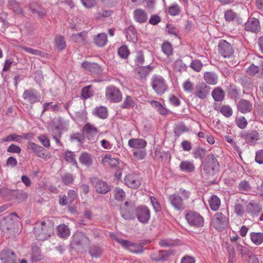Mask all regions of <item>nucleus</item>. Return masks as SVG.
Returning a JSON list of instances; mask_svg holds the SVG:
<instances>
[{"mask_svg":"<svg viewBox=\"0 0 263 263\" xmlns=\"http://www.w3.org/2000/svg\"><path fill=\"white\" fill-rule=\"evenodd\" d=\"M82 67L91 72V73L98 74L99 73L101 70L100 66L97 63H91L87 61H85L82 64Z\"/></svg>","mask_w":263,"mask_h":263,"instance_id":"obj_21","label":"nucleus"},{"mask_svg":"<svg viewBox=\"0 0 263 263\" xmlns=\"http://www.w3.org/2000/svg\"><path fill=\"white\" fill-rule=\"evenodd\" d=\"M171 254L172 252L171 251L161 250L152 253L149 255V257L151 259L156 261H164Z\"/></svg>","mask_w":263,"mask_h":263,"instance_id":"obj_15","label":"nucleus"},{"mask_svg":"<svg viewBox=\"0 0 263 263\" xmlns=\"http://www.w3.org/2000/svg\"><path fill=\"white\" fill-rule=\"evenodd\" d=\"M24 100L32 104L39 102L41 99V96L39 92L34 89L25 90L23 94Z\"/></svg>","mask_w":263,"mask_h":263,"instance_id":"obj_12","label":"nucleus"},{"mask_svg":"<svg viewBox=\"0 0 263 263\" xmlns=\"http://www.w3.org/2000/svg\"><path fill=\"white\" fill-rule=\"evenodd\" d=\"M118 53L120 58L125 59L128 57L129 51L127 46L123 45L119 48Z\"/></svg>","mask_w":263,"mask_h":263,"instance_id":"obj_50","label":"nucleus"},{"mask_svg":"<svg viewBox=\"0 0 263 263\" xmlns=\"http://www.w3.org/2000/svg\"><path fill=\"white\" fill-rule=\"evenodd\" d=\"M144 57L142 51H138L136 52L135 63L139 67L144 64Z\"/></svg>","mask_w":263,"mask_h":263,"instance_id":"obj_53","label":"nucleus"},{"mask_svg":"<svg viewBox=\"0 0 263 263\" xmlns=\"http://www.w3.org/2000/svg\"><path fill=\"white\" fill-rule=\"evenodd\" d=\"M22 49L28 53H31L35 55H39L40 57H44L45 53L41 50L34 49L26 46L22 47Z\"/></svg>","mask_w":263,"mask_h":263,"instance_id":"obj_49","label":"nucleus"},{"mask_svg":"<svg viewBox=\"0 0 263 263\" xmlns=\"http://www.w3.org/2000/svg\"><path fill=\"white\" fill-rule=\"evenodd\" d=\"M218 51L219 54L225 58H229L234 54V49L232 45L223 40H221L219 41Z\"/></svg>","mask_w":263,"mask_h":263,"instance_id":"obj_6","label":"nucleus"},{"mask_svg":"<svg viewBox=\"0 0 263 263\" xmlns=\"http://www.w3.org/2000/svg\"><path fill=\"white\" fill-rule=\"evenodd\" d=\"M220 112L227 118L231 117L233 114L232 109L229 106H222L220 108Z\"/></svg>","mask_w":263,"mask_h":263,"instance_id":"obj_58","label":"nucleus"},{"mask_svg":"<svg viewBox=\"0 0 263 263\" xmlns=\"http://www.w3.org/2000/svg\"><path fill=\"white\" fill-rule=\"evenodd\" d=\"M239 190L242 192H248L251 190V186L248 181H241L239 184Z\"/></svg>","mask_w":263,"mask_h":263,"instance_id":"obj_57","label":"nucleus"},{"mask_svg":"<svg viewBox=\"0 0 263 263\" xmlns=\"http://www.w3.org/2000/svg\"><path fill=\"white\" fill-rule=\"evenodd\" d=\"M51 109L54 111H60L61 110V108L59 105V104L52 105V102L45 103L43 105V112L46 110Z\"/></svg>","mask_w":263,"mask_h":263,"instance_id":"obj_46","label":"nucleus"},{"mask_svg":"<svg viewBox=\"0 0 263 263\" xmlns=\"http://www.w3.org/2000/svg\"><path fill=\"white\" fill-rule=\"evenodd\" d=\"M136 215L139 221L144 224L147 223L151 217L149 210L145 205L138 206L136 210Z\"/></svg>","mask_w":263,"mask_h":263,"instance_id":"obj_8","label":"nucleus"},{"mask_svg":"<svg viewBox=\"0 0 263 263\" xmlns=\"http://www.w3.org/2000/svg\"><path fill=\"white\" fill-rule=\"evenodd\" d=\"M255 160L259 164H263V150L260 149L256 152Z\"/></svg>","mask_w":263,"mask_h":263,"instance_id":"obj_64","label":"nucleus"},{"mask_svg":"<svg viewBox=\"0 0 263 263\" xmlns=\"http://www.w3.org/2000/svg\"><path fill=\"white\" fill-rule=\"evenodd\" d=\"M146 141L140 138H132L128 141V145L134 149H143L146 146Z\"/></svg>","mask_w":263,"mask_h":263,"instance_id":"obj_18","label":"nucleus"},{"mask_svg":"<svg viewBox=\"0 0 263 263\" xmlns=\"http://www.w3.org/2000/svg\"><path fill=\"white\" fill-rule=\"evenodd\" d=\"M151 85L155 92L158 95L163 94L167 88L165 80L160 76H153Z\"/></svg>","mask_w":263,"mask_h":263,"instance_id":"obj_2","label":"nucleus"},{"mask_svg":"<svg viewBox=\"0 0 263 263\" xmlns=\"http://www.w3.org/2000/svg\"><path fill=\"white\" fill-rule=\"evenodd\" d=\"M202 63L199 60H194L191 63V67L197 72H199L201 70L202 67Z\"/></svg>","mask_w":263,"mask_h":263,"instance_id":"obj_59","label":"nucleus"},{"mask_svg":"<svg viewBox=\"0 0 263 263\" xmlns=\"http://www.w3.org/2000/svg\"><path fill=\"white\" fill-rule=\"evenodd\" d=\"M182 87L185 92L191 93L193 90L194 85L193 83L188 79L183 82Z\"/></svg>","mask_w":263,"mask_h":263,"instance_id":"obj_52","label":"nucleus"},{"mask_svg":"<svg viewBox=\"0 0 263 263\" xmlns=\"http://www.w3.org/2000/svg\"><path fill=\"white\" fill-rule=\"evenodd\" d=\"M220 203V199L216 195L212 196L209 200L210 206L211 209L214 211L219 209Z\"/></svg>","mask_w":263,"mask_h":263,"instance_id":"obj_33","label":"nucleus"},{"mask_svg":"<svg viewBox=\"0 0 263 263\" xmlns=\"http://www.w3.org/2000/svg\"><path fill=\"white\" fill-rule=\"evenodd\" d=\"M55 46L59 50H62L66 47V43L63 36L58 35L55 37Z\"/></svg>","mask_w":263,"mask_h":263,"instance_id":"obj_41","label":"nucleus"},{"mask_svg":"<svg viewBox=\"0 0 263 263\" xmlns=\"http://www.w3.org/2000/svg\"><path fill=\"white\" fill-rule=\"evenodd\" d=\"M62 181L66 185H69L73 181V178L71 174H65L62 177Z\"/></svg>","mask_w":263,"mask_h":263,"instance_id":"obj_63","label":"nucleus"},{"mask_svg":"<svg viewBox=\"0 0 263 263\" xmlns=\"http://www.w3.org/2000/svg\"><path fill=\"white\" fill-rule=\"evenodd\" d=\"M228 219L226 215L221 212L216 213L213 218L214 227L218 230H222L227 226Z\"/></svg>","mask_w":263,"mask_h":263,"instance_id":"obj_9","label":"nucleus"},{"mask_svg":"<svg viewBox=\"0 0 263 263\" xmlns=\"http://www.w3.org/2000/svg\"><path fill=\"white\" fill-rule=\"evenodd\" d=\"M65 158L66 161L72 163L73 165L77 166V162L73 153L67 151L65 153Z\"/></svg>","mask_w":263,"mask_h":263,"instance_id":"obj_48","label":"nucleus"},{"mask_svg":"<svg viewBox=\"0 0 263 263\" xmlns=\"http://www.w3.org/2000/svg\"><path fill=\"white\" fill-rule=\"evenodd\" d=\"M236 17V13L231 10H228L224 13V17L227 21H233Z\"/></svg>","mask_w":263,"mask_h":263,"instance_id":"obj_62","label":"nucleus"},{"mask_svg":"<svg viewBox=\"0 0 263 263\" xmlns=\"http://www.w3.org/2000/svg\"><path fill=\"white\" fill-rule=\"evenodd\" d=\"M105 97L109 102L118 103L122 100V95L121 91L116 87L109 86L105 89Z\"/></svg>","mask_w":263,"mask_h":263,"instance_id":"obj_3","label":"nucleus"},{"mask_svg":"<svg viewBox=\"0 0 263 263\" xmlns=\"http://www.w3.org/2000/svg\"><path fill=\"white\" fill-rule=\"evenodd\" d=\"M87 33L83 31L77 34H73L71 36V40L74 42L78 43H83L86 36Z\"/></svg>","mask_w":263,"mask_h":263,"instance_id":"obj_42","label":"nucleus"},{"mask_svg":"<svg viewBox=\"0 0 263 263\" xmlns=\"http://www.w3.org/2000/svg\"><path fill=\"white\" fill-rule=\"evenodd\" d=\"M186 65L180 59L177 60L174 63V69L177 71L182 72L186 71Z\"/></svg>","mask_w":263,"mask_h":263,"instance_id":"obj_43","label":"nucleus"},{"mask_svg":"<svg viewBox=\"0 0 263 263\" xmlns=\"http://www.w3.org/2000/svg\"><path fill=\"white\" fill-rule=\"evenodd\" d=\"M260 29L259 21L254 17L250 18L245 24V29L252 32H257Z\"/></svg>","mask_w":263,"mask_h":263,"instance_id":"obj_16","label":"nucleus"},{"mask_svg":"<svg viewBox=\"0 0 263 263\" xmlns=\"http://www.w3.org/2000/svg\"><path fill=\"white\" fill-rule=\"evenodd\" d=\"M116 241L119 242L123 247L128 250L132 253L141 254L143 252V247L139 243H133L128 240H124L114 237Z\"/></svg>","mask_w":263,"mask_h":263,"instance_id":"obj_4","label":"nucleus"},{"mask_svg":"<svg viewBox=\"0 0 263 263\" xmlns=\"http://www.w3.org/2000/svg\"><path fill=\"white\" fill-rule=\"evenodd\" d=\"M83 133L89 140H90L98 134V130L93 125L87 123L83 127Z\"/></svg>","mask_w":263,"mask_h":263,"instance_id":"obj_19","label":"nucleus"},{"mask_svg":"<svg viewBox=\"0 0 263 263\" xmlns=\"http://www.w3.org/2000/svg\"><path fill=\"white\" fill-rule=\"evenodd\" d=\"M36 237L40 240H46L53 233V228L45 221L36 224L34 229Z\"/></svg>","mask_w":263,"mask_h":263,"instance_id":"obj_1","label":"nucleus"},{"mask_svg":"<svg viewBox=\"0 0 263 263\" xmlns=\"http://www.w3.org/2000/svg\"><path fill=\"white\" fill-rule=\"evenodd\" d=\"M27 147L29 150L32 151L37 156L48 160L51 157L50 152H47L43 147L32 142H28Z\"/></svg>","mask_w":263,"mask_h":263,"instance_id":"obj_5","label":"nucleus"},{"mask_svg":"<svg viewBox=\"0 0 263 263\" xmlns=\"http://www.w3.org/2000/svg\"><path fill=\"white\" fill-rule=\"evenodd\" d=\"M162 50L167 55L172 54L173 48L171 44L168 42L164 43L162 45Z\"/></svg>","mask_w":263,"mask_h":263,"instance_id":"obj_54","label":"nucleus"},{"mask_svg":"<svg viewBox=\"0 0 263 263\" xmlns=\"http://www.w3.org/2000/svg\"><path fill=\"white\" fill-rule=\"evenodd\" d=\"M96 191L100 194H106L110 191V186L108 184L101 180H98L95 183Z\"/></svg>","mask_w":263,"mask_h":263,"instance_id":"obj_27","label":"nucleus"},{"mask_svg":"<svg viewBox=\"0 0 263 263\" xmlns=\"http://www.w3.org/2000/svg\"><path fill=\"white\" fill-rule=\"evenodd\" d=\"M252 108V104L248 100H241L238 103L237 109L243 114L251 111Z\"/></svg>","mask_w":263,"mask_h":263,"instance_id":"obj_25","label":"nucleus"},{"mask_svg":"<svg viewBox=\"0 0 263 263\" xmlns=\"http://www.w3.org/2000/svg\"><path fill=\"white\" fill-rule=\"evenodd\" d=\"M125 184L130 188L137 189L141 184V180L135 174L127 175L124 178Z\"/></svg>","mask_w":263,"mask_h":263,"instance_id":"obj_14","label":"nucleus"},{"mask_svg":"<svg viewBox=\"0 0 263 263\" xmlns=\"http://www.w3.org/2000/svg\"><path fill=\"white\" fill-rule=\"evenodd\" d=\"M185 219L191 226L196 227H200L203 226L204 219L198 213L189 212L185 215Z\"/></svg>","mask_w":263,"mask_h":263,"instance_id":"obj_7","label":"nucleus"},{"mask_svg":"<svg viewBox=\"0 0 263 263\" xmlns=\"http://www.w3.org/2000/svg\"><path fill=\"white\" fill-rule=\"evenodd\" d=\"M259 135L256 130L251 131L246 137V140L248 143L251 144L254 143L259 139Z\"/></svg>","mask_w":263,"mask_h":263,"instance_id":"obj_37","label":"nucleus"},{"mask_svg":"<svg viewBox=\"0 0 263 263\" xmlns=\"http://www.w3.org/2000/svg\"><path fill=\"white\" fill-rule=\"evenodd\" d=\"M16 258L14 253L9 250H4L1 255L2 263H16Z\"/></svg>","mask_w":263,"mask_h":263,"instance_id":"obj_17","label":"nucleus"},{"mask_svg":"<svg viewBox=\"0 0 263 263\" xmlns=\"http://www.w3.org/2000/svg\"><path fill=\"white\" fill-rule=\"evenodd\" d=\"M259 71V68L252 64L246 70V72L250 76H255Z\"/></svg>","mask_w":263,"mask_h":263,"instance_id":"obj_60","label":"nucleus"},{"mask_svg":"<svg viewBox=\"0 0 263 263\" xmlns=\"http://www.w3.org/2000/svg\"><path fill=\"white\" fill-rule=\"evenodd\" d=\"M23 138V136L18 135L16 134H12L10 135L3 138L2 141L4 142L14 141L17 142H21Z\"/></svg>","mask_w":263,"mask_h":263,"instance_id":"obj_36","label":"nucleus"},{"mask_svg":"<svg viewBox=\"0 0 263 263\" xmlns=\"http://www.w3.org/2000/svg\"><path fill=\"white\" fill-rule=\"evenodd\" d=\"M93 114L101 118L106 119L107 117V108L103 106H100L95 108L92 111Z\"/></svg>","mask_w":263,"mask_h":263,"instance_id":"obj_30","label":"nucleus"},{"mask_svg":"<svg viewBox=\"0 0 263 263\" xmlns=\"http://www.w3.org/2000/svg\"><path fill=\"white\" fill-rule=\"evenodd\" d=\"M180 12V8L178 5L173 4L168 8V13L171 15H177Z\"/></svg>","mask_w":263,"mask_h":263,"instance_id":"obj_61","label":"nucleus"},{"mask_svg":"<svg viewBox=\"0 0 263 263\" xmlns=\"http://www.w3.org/2000/svg\"><path fill=\"white\" fill-rule=\"evenodd\" d=\"M246 209L247 212L253 216L256 215L261 211V208L259 205L251 202L247 204Z\"/></svg>","mask_w":263,"mask_h":263,"instance_id":"obj_32","label":"nucleus"},{"mask_svg":"<svg viewBox=\"0 0 263 263\" xmlns=\"http://www.w3.org/2000/svg\"><path fill=\"white\" fill-rule=\"evenodd\" d=\"M159 244L162 247H172L176 245V242L174 240L166 238L161 240Z\"/></svg>","mask_w":263,"mask_h":263,"instance_id":"obj_51","label":"nucleus"},{"mask_svg":"<svg viewBox=\"0 0 263 263\" xmlns=\"http://www.w3.org/2000/svg\"><path fill=\"white\" fill-rule=\"evenodd\" d=\"M136 104V100L130 96H126L123 104L122 107L123 108H129L133 107Z\"/></svg>","mask_w":263,"mask_h":263,"instance_id":"obj_40","label":"nucleus"},{"mask_svg":"<svg viewBox=\"0 0 263 263\" xmlns=\"http://www.w3.org/2000/svg\"><path fill=\"white\" fill-rule=\"evenodd\" d=\"M153 69V67L150 65L139 66L136 69V77L140 79H145L146 77L149 74Z\"/></svg>","mask_w":263,"mask_h":263,"instance_id":"obj_22","label":"nucleus"},{"mask_svg":"<svg viewBox=\"0 0 263 263\" xmlns=\"http://www.w3.org/2000/svg\"><path fill=\"white\" fill-rule=\"evenodd\" d=\"M80 162L83 165L89 166L92 163V159L90 155L87 153H83L79 158Z\"/></svg>","mask_w":263,"mask_h":263,"instance_id":"obj_38","label":"nucleus"},{"mask_svg":"<svg viewBox=\"0 0 263 263\" xmlns=\"http://www.w3.org/2000/svg\"><path fill=\"white\" fill-rule=\"evenodd\" d=\"M179 170L185 173L193 172L195 170V166L193 161L182 160L179 165Z\"/></svg>","mask_w":263,"mask_h":263,"instance_id":"obj_20","label":"nucleus"},{"mask_svg":"<svg viewBox=\"0 0 263 263\" xmlns=\"http://www.w3.org/2000/svg\"><path fill=\"white\" fill-rule=\"evenodd\" d=\"M90 243V240L87 235L82 232H77L72 236V244L77 246H84Z\"/></svg>","mask_w":263,"mask_h":263,"instance_id":"obj_13","label":"nucleus"},{"mask_svg":"<svg viewBox=\"0 0 263 263\" xmlns=\"http://www.w3.org/2000/svg\"><path fill=\"white\" fill-rule=\"evenodd\" d=\"M211 160L204 166V170L210 174H213L215 170H216L219 165L217 159L213 155L211 156Z\"/></svg>","mask_w":263,"mask_h":263,"instance_id":"obj_23","label":"nucleus"},{"mask_svg":"<svg viewBox=\"0 0 263 263\" xmlns=\"http://www.w3.org/2000/svg\"><path fill=\"white\" fill-rule=\"evenodd\" d=\"M94 42L98 46H103L107 42V36L106 34L101 33L98 34L95 38Z\"/></svg>","mask_w":263,"mask_h":263,"instance_id":"obj_35","label":"nucleus"},{"mask_svg":"<svg viewBox=\"0 0 263 263\" xmlns=\"http://www.w3.org/2000/svg\"><path fill=\"white\" fill-rule=\"evenodd\" d=\"M205 81L210 85H215L218 82V76L213 72H206L204 74Z\"/></svg>","mask_w":263,"mask_h":263,"instance_id":"obj_29","label":"nucleus"},{"mask_svg":"<svg viewBox=\"0 0 263 263\" xmlns=\"http://www.w3.org/2000/svg\"><path fill=\"white\" fill-rule=\"evenodd\" d=\"M58 235L62 238H66L70 235L68 227L64 224H60L58 227Z\"/></svg>","mask_w":263,"mask_h":263,"instance_id":"obj_34","label":"nucleus"},{"mask_svg":"<svg viewBox=\"0 0 263 263\" xmlns=\"http://www.w3.org/2000/svg\"><path fill=\"white\" fill-rule=\"evenodd\" d=\"M89 254L92 257H99L102 253V249L98 246H93L89 249Z\"/></svg>","mask_w":263,"mask_h":263,"instance_id":"obj_44","label":"nucleus"},{"mask_svg":"<svg viewBox=\"0 0 263 263\" xmlns=\"http://www.w3.org/2000/svg\"><path fill=\"white\" fill-rule=\"evenodd\" d=\"M225 93L220 87L215 88L212 92V96L214 100L216 102H220L224 99Z\"/></svg>","mask_w":263,"mask_h":263,"instance_id":"obj_31","label":"nucleus"},{"mask_svg":"<svg viewBox=\"0 0 263 263\" xmlns=\"http://www.w3.org/2000/svg\"><path fill=\"white\" fill-rule=\"evenodd\" d=\"M193 157L195 159L202 160L205 155V150L200 147H196L192 153Z\"/></svg>","mask_w":263,"mask_h":263,"instance_id":"obj_45","label":"nucleus"},{"mask_svg":"<svg viewBox=\"0 0 263 263\" xmlns=\"http://www.w3.org/2000/svg\"><path fill=\"white\" fill-rule=\"evenodd\" d=\"M114 196L116 200L122 201L125 198V192L120 187H116L114 190Z\"/></svg>","mask_w":263,"mask_h":263,"instance_id":"obj_39","label":"nucleus"},{"mask_svg":"<svg viewBox=\"0 0 263 263\" xmlns=\"http://www.w3.org/2000/svg\"><path fill=\"white\" fill-rule=\"evenodd\" d=\"M168 201L172 207L177 211H182L185 209L183 199L178 195L173 194L169 196Z\"/></svg>","mask_w":263,"mask_h":263,"instance_id":"obj_11","label":"nucleus"},{"mask_svg":"<svg viewBox=\"0 0 263 263\" xmlns=\"http://www.w3.org/2000/svg\"><path fill=\"white\" fill-rule=\"evenodd\" d=\"M189 128L183 124H180L176 126L174 133L176 136L179 137L182 133L187 132Z\"/></svg>","mask_w":263,"mask_h":263,"instance_id":"obj_47","label":"nucleus"},{"mask_svg":"<svg viewBox=\"0 0 263 263\" xmlns=\"http://www.w3.org/2000/svg\"><path fill=\"white\" fill-rule=\"evenodd\" d=\"M210 87L204 83H199L196 84L194 95L200 99H205L210 93Z\"/></svg>","mask_w":263,"mask_h":263,"instance_id":"obj_10","label":"nucleus"},{"mask_svg":"<svg viewBox=\"0 0 263 263\" xmlns=\"http://www.w3.org/2000/svg\"><path fill=\"white\" fill-rule=\"evenodd\" d=\"M135 20L139 23H145L147 20V15L145 11L141 9H137L134 11Z\"/></svg>","mask_w":263,"mask_h":263,"instance_id":"obj_26","label":"nucleus"},{"mask_svg":"<svg viewBox=\"0 0 263 263\" xmlns=\"http://www.w3.org/2000/svg\"><path fill=\"white\" fill-rule=\"evenodd\" d=\"M250 238L252 242L256 246H259L263 243V233L261 232H251Z\"/></svg>","mask_w":263,"mask_h":263,"instance_id":"obj_28","label":"nucleus"},{"mask_svg":"<svg viewBox=\"0 0 263 263\" xmlns=\"http://www.w3.org/2000/svg\"><path fill=\"white\" fill-rule=\"evenodd\" d=\"M133 155L137 159L141 160L144 159L146 153L145 150L142 149H137L133 152Z\"/></svg>","mask_w":263,"mask_h":263,"instance_id":"obj_55","label":"nucleus"},{"mask_svg":"<svg viewBox=\"0 0 263 263\" xmlns=\"http://www.w3.org/2000/svg\"><path fill=\"white\" fill-rule=\"evenodd\" d=\"M235 122L236 125L241 129L246 128L248 124L247 120L243 117H240L236 119Z\"/></svg>","mask_w":263,"mask_h":263,"instance_id":"obj_56","label":"nucleus"},{"mask_svg":"<svg viewBox=\"0 0 263 263\" xmlns=\"http://www.w3.org/2000/svg\"><path fill=\"white\" fill-rule=\"evenodd\" d=\"M119 163V159L112 157L109 154L105 155L102 159V163L106 166L116 167L118 165Z\"/></svg>","mask_w":263,"mask_h":263,"instance_id":"obj_24","label":"nucleus"}]
</instances>
